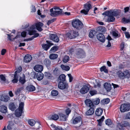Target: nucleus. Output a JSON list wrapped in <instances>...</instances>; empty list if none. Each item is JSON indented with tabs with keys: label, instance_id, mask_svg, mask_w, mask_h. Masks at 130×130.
<instances>
[{
	"label": "nucleus",
	"instance_id": "nucleus-1",
	"mask_svg": "<svg viewBox=\"0 0 130 130\" xmlns=\"http://www.w3.org/2000/svg\"><path fill=\"white\" fill-rule=\"evenodd\" d=\"M50 15L53 17H56L62 14L63 13L62 10L58 7H54L50 9Z\"/></svg>",
	"mask_w": 130,
	"mask_h": 130
},
{
	"label": "nucleus",
	"instance_id": "nucleus-2",
	"mask_svg": "<svg viewBox=\"0 0 130 130\" xmlns=\"http://www.w3.org/2000/svg\"><path fill=\"white\" fill-rule=\"evenodd\" d=\"M116 75L121 79H124L126 78H128L130 76V73L128 70L124 71L123 72L119 71L116 73Z\"/></svg>",
	"mask_w": 130,
	"mask_h": 130
},
{
	"label": "nucleus",
	"instance_id": "nucleus-3",
	"mask_svg": "<svg viewBox=\"0 0 130 130\" xmlns=\"http://www.w3.org/2000/svg\"><path fill=\"white\" fill-rule=\"evenodd\" d=\"M72 25L74 27L78 29H80L83 27V24L78 19L73 20L72 22Z\"/></svg>",
	"mask_w": 130,
	"mask_h": 130
},
{
	"label": "nucleus",
	"instance_id": "nucleus-4",
	"mask_svg": "<svg viewBox=\"0 0 130 130\" xmlns=\"http://www.w3.org/2000/svg\"><path fill=\"white\" fill-rule=\"evenodd\" d=\"M24 104L23 102H21L18 108L15 111V115L18 117L20 116L23 112Z\"/></svg>",
	"mask_w": 130,
	"mask_h": 130
},
{
	"label": "nucleus",
	"instance_id": "nucleus-5",
	"mask_svg": "<svg viewBox=\"0 0 130 130\" xmlns=\"http://www.w3.org/2000/svg\"><path fill=\"white\" fill-rule=\"evenodd\" d=\"M35 25H32L28 30L29 34L30 35H34L33 37L34 38L37 37L39 35L38 33H36V31L35 30Z\"/></svg>",
	"mask_w": 130,
	"mask_h": 130
},
{
	"label": "nucleus",
	"instance_id": "nucleus-6",
	"mask_svg": "<svg viewBox=\"0 0 130 130\" xmlns=\"http://www.w3.org/2000/svg\"><path fill=\"white\" fill-rule=\"evenodd\" d=\"M84 9L81 10L80 12L85 14H87L89 10L91 8L92 6L89 3H86L84 4Z\"/></svg>",
	"mask_w": 130,
	"mask_h": 130
},
{
	"label": "nucleus",
	"instance_id": "nucleus-7",
	"mask_svg": "<svg viewBox=\"0 0 130 130\" xmlns=\"http://www.w3.org/2000/svg\"><path fill=\"white\" fill-rule=\"evenodd\" d=\"M130 109V104H124L120 107V110L122 112L128 111Z\"/></svg>",
	"mask_w": 130,
	"mask_h": 130
},
{
	"label": "nucleus",
	"instance_id": "nucleus-8",
	"mask_svg": "<svg viewBox=\"0 0 130 130\" xmlns=\"http://www.w3.org/2000/svg\"><path fill=\"white\" fill-rule=\"evenodd\" d=\"M78 35V32L76 31L72 30L66 34L67 36L69 37L70 39L74 38L77 37Z\"/></svg>",
	"mask_w": 130,
	"mask_h": 130
},
{
	"label": "nucleus",
	"instance_id": "nucleus-9",
	"mask_svg": "<svg viewBox=\"0 0 130 130\" xmlns=\"http://www.w3.org/2000/svg\"><path fill=\"white\" fill-rule=\"evenodd\" d=\"M50 38L51 40L56 42H58L59 40L58 36L55 34H50Z\"/></svg>",
	"mask_w": 130,
	"mask_h": 130
},
{
	"label": "nucleus",
	"instance_id": "nucleus-10",
	"mask_svg": "<svg viewBox=\"0 0 130 130\" xmlns=\"http://www.w3.org/2000/svg\"><path fill=\"white\" fill-rule=\"evenodd\" d=\"M68 87V85L67 83L62 82H59L58 85V88L61 89L67 88Z\"/></svg>",
	"mask_w": 130,
	"mask_h": 130
},
{
	"label": "nucleus",
	"instance_id": "nucleus-11",
	"mask_svg": "<svg viewBox=\"0 0 130 130\" xmlns=\"http://www.w3.org/2000/svg\"><path fill=\"white\" fill-rule=\"evenodd\" d=\"M89 90V88L86 85H84L80 90V92L83 94H85L87 93Z\"/></svg>",
	"mask_w": 130,
	"mask_h": 130
},
{
	"label": "nucleus",
	"instance_id": "nucleus-12",
	"mask_svg": "<svg viewBox=\"0 0 130 130\" xmlns=\"http://www.w3.org/2000/svg\"><path fill=\"white\" fill-rule=\"evenodd\" d=\"M46 42L48 45L45 44L42 45V47L46 50H47L51 45L53 44L51 43V41L50 40L46 41Z\"/></svg>",
	"mask_w": 130,
	"mask_h": 130
},
{
	"label": "nucleus",
	"instance_id": "nucleus-13",
	"mask_svg": "<svg viewBox=\"0 0 130 130\" xmlns=\"http://www.w3.org/2000/svg\"><path fill=\"white\" fill-rule=\"evenodd\" d=\"M97 38L100 41L104 42L105 41V38L104 36L102 34L100 33L97 35Z\"/></svg>",
	"mask_w": 130,
	"mask_h": 130
},
{
	"label": "nucleus",
	"instance_id": "nucleus-14",
	"mask_svg": "<svg viewBox=\"0 0 130 130\" xmlns=\"http://www.w3.org/2000/svg\"><path fill=\"white\" fill-rule=\"evenodd\" d=\"M120 13V11L119 10H113L110 12L109 14L112 16L116 17L119 15Z\"/></svg>",
	"mask_w": 130,
	"mask_h": 130
},
{
	"label": "nucleus",
	"instance_id": "nucleus-15",
	"mask_svg": "<svg viewBox=\"0 0 130 130\" xmlns=\"http://www.w3.org/2000/svg\"><path fill=\"white\" fill-rule=\"evenodd\" d=\"M34 69L36 72H40L43 70V67L41 65H37L35 66Z\"/></svg>",
	"mask_w": 130,
	"mask_h": 130
},
{
	"label": "nucleus",
	"instance_id": "nucleus-16",
	"mask_svg": "<svg viewBox=\"0 0 130 130\" xmlns=\"http://www.w3.org/2000/svg\"><path fill=\"white\" fill-rule=\"evenodd\" d=\"M32 58V57L31 55L27 54L24 57V61L25 62H29L31 60Z\"/></svg>",
	"mask_w": 130,
	"mask_h": 130
},
{
	"label": "nucleus",
	"instance_id": "nucleus-17",
	"mask_svg": "<svg viewBox=\"0 0 130 130\" xmlns=\"http://www.w3.org/2000/svg\"><path fill=\"white\" fill-rule=\"evenodd\" d=\"M43 25V23L41 22H38L36 24V26L37 29L40 31H42L43 30L41 27Z\"/></svg>",
	"mask_w": 130,
	"mask_h": 130
},
{
	"label": "nucleus",
	"instance_id": "nucleus-18",
	"mask_svg": "<svg viewBox=\"0 0 130 130\" xmlns=\"http://www.w3.org/2000/svg\"><path fill=\"white\" fill-rule=\"evenodd\" d=\"M85 103L86 105L90 107H94V105L93 104L92 102L89 99H87L85 101Z\"/></svg>",
	"mask_w": 130,
	"mask_h": 130
},
{
	"label": "nucleus",
	"instance_id": "nucleus-19",
	"mask_svg": "<svg viewBox=\"0 0 130 130\" xmlns=\"http://www.w3.org/2000/svg\"><path fill=\"white\" fill-rule=\"evenodd\" d=\"M76 54L79 57L83 58L85 56V53L83 50L80 49L77 52Z\"/></svg>",
	"mask_w": 130,
	"mask_h": 130
},
{
	"label": "nucleus",
	"instance_id": "nucleus-20",
	"mask_svg": "<svg viewBox=\"0 0 130 130\" xmlns=\"http://www.w3.org/2000/svg\"><path fill=\"white\" fill-rule=\"evenodd\" d=\"M82 118L80 117H78L72 120V123L74 124H78L80 123L81 121Z\"/></svg>",
	"mask_w": 130,
	"mask_h": 130
},
{
	"label": "nucleus",
	"instance_id": "nucleus-21",
	"mask_svg": "<svg viewBox=\"0 0 130 130\" xmlns=\"http://www.w3.org/2000/svg\"><path fill=\"white\" fill-rule=\"evenodd\" d=\"M59 116L55 114L53 115H50L48 117V120H57L59 118Z\"/></svg>",
	"mask_w": 130,
	"mask_h": 130
},
{
	"label": "nucleus",
	"instance_id": "nucleus-22",
	"mask_svg": "<svg viewBox=\"0 0 130 130\" xmlns=\"http://www.w3.org/2000/svg\"><path fill=\"white\" fill-rule=\"evenodd\" d=\"M95 107H90V108L86 112V114L87 115H92L94 112V108Z\"/></svg>",
	"mask_w": 130,
	"mask_h": 130
},
{
	"label": "nucleus",
	"instance_id": "nucleus-23",
	"mask_svg": "<svg viewBox=\"0 0 130 130\" xmlns=\"http://www.w3.org/2000/svg\"><path fill=\"white\" fill-rule=\"evenodd\" d=\"M9 100V98L8 96L1 95L0 100L4 102H7Z\"/></svg>",
	"mask_w": 130,
	"mask_h": 130
},
{
	"label": "nucleus",
	"instance_id": "nucleus-24",
	"mask_svg": "<svg viewBox=\"0 0 130 130\" xmlns=\"http://www.w3.org/2000/svg\"><path fill=\"white\" fill-rule=\"evenodd\" d=\"M103 112V110L101 108H98L95 111L96 115L98 116H101Z\"/></svg>",
	"mask_w": 130,
	"mask_h": 130
},
{
	"label": "nucleus",
	"instance_id": "nucleus-25",
	"mask_svg": "<svg viewBox=\"0 0 130 130\" xmlns=\"http://www.w3.org/2000/svg\"><path fill=\"white\" fill-rule=\"evenodd\" d=\"M104 86L105 88L107 91H110L111 89V85L109 83H105Z\"/></svg>",
	"mask_w": 130,
	"mask_h": 130
},
{
	"label": "nucleus",
	"instance_id": "nucleus-26",
	"mask_svg": "<svg viewBox=\"0 0 130 130\" xmlns=\"http://www.w3.org/2000/svg\"><path fill=\"white\" fill-rule=\"evenodd\" d=\"M26 89L28 91H33L35 90L36 88L33 85H29L26 87Z\"/></svg>",
	"mask_w": 130,
	"mask_h": 130
},
{
	"label": "nucleus",
	"instance_id": "nucleus-27",
	"mask_svg": "<svg viewBox=\"0 0 130 130\" xmlns=\"http://www.w3.org/2000/svg\"><path fill=\"white\" fill-rule=\"evenodd\" d=\"M44 77L43 74L41 72L38 73L36 75V78L38 80H42Z\"/></svg>",
	"mask_w": 130,
	"mask_h": 130
},
{
	"label": "nucleus",
	"instance_id": "nucleus-28",
	"mask_svg": "<svg viewBox=\"0 0 130 130\" xmlns=\"http://www.w3.org/2000/svg\"><path fill=\"white\" fill-rule=\"evenodd\" d=\"M60 118V120L63 121H66L67 118V116L62 113H59Z\"/></svg>",
	"mask_w": 130,
	"mask_h": 130
},
{
	"label": "nucleus",
	"instance_id": "nucleus-29",
	"mask_svg": "<svg viewBox=\"0 0 130 130\" xmlns=\"http://www.w3.org/2000/svg\"><path fill=\"white\" fill-rule=\"evenodd\" d=\"M7 111V109L6 107L3 105L0 106V112L3 113H5Z\"/></svg>",
	"mask_w": 130,
	"mask_h": 130
},
{
	"label": "nucleus",
	"instance_id": "nucleus-30",
	"mask_svg": "<svg viewBox=\"0 0 130 130\" xmlns=\"http://www.w3.org/2000/svg\"><path fill=\"white\" fill-rule=\"evenodd\" d=\"M43 62L44 65L47 67L49 66L51 64V61L48 59H45Z\"/></svg>",
	"mask_w": 130,
	"mask_h": 130
},
{
	"label": "nucleus",
	"instance_id": "nucleus-31",
	"mask_svg": "<svg viewBox=\"0 0 130 130\" xmlns=\"http://www.w3.org/2000/svg\"><path fill=\"white\" fill-rule=\"evenodd\" d=\"M8 35V38L11 41H13L15 39H17L18 38H19L20 37V34L19 33H18L17 34V36L14 38L12 39H11V37L12 35H10L9 34H7Z\"/></svg>",
	"mask_w": 130,
	"mask_h": 130
},
{
	"label": "nucleus",
	"instance_id": "nucleus-32",
	"mask_svg": "<svg viewBox=\"0 0 130 130\" xmlns=\"http://www.w3.org/2000/svg\"><path fill=\"white\" fill-rule=\"evenodd\" d=\"M108 18L107 19V21L108 22H113L115 20V18L113 16L110 15V14L108 16Z\"/></svg>",
	"mask_w": 130,
	"mask_h": 130
},
{
	"label": "nucleus",
	"instance_id": "nucleus-33",
	"mask_svg": "<svg viewBox=\"0 0 130 130\" xmlns=\"http://www.w3.org/2000/svg\"><path fill=\"white\" fill-rule=\"evenodd\" d=\"M12 77H13L14 78L11 81L13 83H17L18 81V77L17 75L16 74L12 75Z\"/></svg>",
	"mask_w": 130,
	"mask_h": 130
},
{
	"label": "nucleus",
	"instance_id": "nucleus-34",
	"mask_svg": "<svg viewBox=\"0 0 130 130\" xmlns=\"http://www.w3.org/2000/svg\"><path fill=\"white\" fill-rule=\"evenodd\" d=\"M96 33V31L95 30H91L90 32L89 37L91 38H93Z\"/></svg>",
	"mask_w": 130,
	"mask_h": 130
},
{
	"label": "nucleus",
	"instance_id": "nucleus-35",
	"mask_svg": "<svg viewBox=\"0 0 130 130\" xmlns=\"http://www.w3.org/2000/svg\"><path fill=\"white\" fill-rule=\"evenodd\" d=\"M6 78L5 75L3 74L0 75V82L3 83L6 81Z\"/></svg>",
	"mask_w": 130,
	"mask_h": 130
},
{
	"label": "nucleus",
	"instance_id": "nucleus-36",
	"mask_svg": "<svg viewBox=\"0 0 130 130\" xmlns=\"http://www.w3.org/2000/svg\"><path fill=\"white\" fill-rule=\"evenodd\" d=\"M51 129L54 130H62V128L59 127H56L54 124H52L51 125Z\"/></svg>",
	"mask_w": 130,
	"mask_h": 130
},
{
	"label": "nucleus",
	"instance_id": "nucleus-37",
	"mask_svg": "<svg viewBox=\"0 0 130 130\" xmlns=\"http://www.w3.org/2000/svg\"><path fill=\"white\" fill-rule=\"evenodd\" d=\"M53 74L54 75L56 76H57L60 74V71L57 68H55L53 71Z\"/></svg>",
	"mask_w": 130,
	"mask_h": 130
},
{
	"label": "nucleus",
	"instance_id": "nucleus-38",
	"mask_svg": "<svg viewBox=\"0 0 130 130\" xmlns=\"http://www.w3.org/2000/svg\"><path fill=\"white\" fill-rule=\"evenodd\" d=\"M19 81L22 84H23L25 82V80L24 74H23L22 76L20 77Z\"/></svg>",
	"mask_w": 130,
	"mask_h": 130
},
{
	"label": "nucleus",
	"instance_id": "nucleus-39",
	"mask_svg": "<svg viewBox=\"0 0 130 130\" xmlns=\"http://www.w3.org/2000/svg\"><path fill=\"white\" fill-rule=\"evenodd\" d=\"M29 124L31 126H33L36 123L35 121L33 119L29 120L28 121Z\"/></svg>",
	"mask_w": 130,
	"mask_h": 130
},
{
	"label": "nucleus",
	"instance_id": "nucleus-40",
	"mask_svg": "<svg viewBox=\"0 0 130 130\" xmlns=\"http://www.w3.org/2000/svg\"><path fill=\"white\" fill-rule=\"evenodd\" d=\"M58 55L56 54H52L49 56L50 58L52 59H56L58 57Z\"/></svg>",
	"mask_w": 130,
	"mask_h": 130
},
{
	"label": "nucleus",
	"instance_id": "nucleus-41",
	"mask_svg": "<svg viewBox=\"0 0 130 130\" xmlns=\"http://www.w3.org/2000/svg\"><path fill=\"white\" fill-rule=\"evenodd\" d=\"M61 67L63 70L66 71H68L70 69V67L67 66H65L64 65L62 64L61 66Z\"/></svg>",
	"mask_w": 130,
	"mask_h": 130
},
{
	"label": "nucleus",
	"instance_id": "nucleus-42",
	"mask_svg": "<svg viewBox=\"0 0 130 130\" xmlns=\"http://www.w3.org/2000/svg\"><path fill=\"white\" fill-rule=\"evenodd\" d=\"M121 124L123 127H126L127 126H130V124L129 123L126 121H122L121 122Z\"/></svg>",
	"mask_w": 130,
	"mask_h": 130
},
{
	"label": "nucleus",
	"instance_id": "nucleus-43",
	"mask_svg": "<svg viewBox=\"0 0 130 130\" xmlns=\"http://www.w3.org/2000/svg\"><path fill=\"white\" fill-rule=\"evenodd\" d=\"M104 118V116H103L100 119L98 120H97V121L98 122V125H99L100 126H101L102 123Z\"/></svg>",
	"mask_w": 130,
	"mask_h": 130
},
{
	"label": "nucleus",
	"instance_id": "nucleus-44",
	"mask_svg": "<svg viewBox=\"0 0 130 130\" xmlns=\"http://www.w3.org/2000/svg\"><path fill=\"white\" fill-rule=\"evenodd\" d=\"M66 76L64 74H61L60 75L58 79L61 81H64L65 80Z\"/></svg>",
	"mask_w": 130,
	"mask_h": 130
},
{
	"label": "nucleus",
	"instance_id": "nucleus-45",
	"mask_svg": "<svg viewBox=\"0 0 130 130\" xmlns=\"http://www.w3.org/2000/svg\"><path fill=\"white\" fill-rule=\"evenodd\" d=\"M13 125V123L11 121H9V124L7 126V129H12Z\"/></svg>",
	"mask_w": 130,
	"mask_h": 130
},
{
	"label": "nucleus",
	"instance_id": "nucleus-46",
	"mask_svg": "<svg viewBox=\"0 0 130 130\" xmlns=\"http://www.w3.org/2000/svg\"><path fill=\"white\" fill-rule=\"evenodd\" d=\"M109 101V99L108 98H107L102 100L101 101V103H102L103 104H105L108 103Z\"/></svg>",
	"mask_w": 130,
	"mask_h": 130
},
{
	"label": "nucleus",
	"instance_id": "nucleus-47",
	"mask_svg": "<svg viewBox=\"0 0 130 130\" xmlns=\"http://www.w3.org/2000/svg\"><path fill=\"white\" fill-rule=\"evenodd\" d=\"M9 108L12 110L13 111L15 109V107L13 103H11L10 104Z\"/></svg>",
	"mask_w": 130,
	"mask_h": 130
},
{
	"label": "nucleus",
	"instance_id": "nucleus-48",
	"mask_svg": "<svg viewBox=\"0 0 130 130\" xmlns=\"http://www.w3.org/2000/svg\"><path fill=\"white\" fill-rule=\"evenodd\" d=\"M58 92L55 90H53L51 92V94L54 96H57L58 94Z\"/></svg>",
	"mask_w": 130,
	"mask_h": 130
},
{
	"label": "nucleus",
	"instance_id": "nucleus-49",
	"mask_svg": "<svg viewBox=\"0 0 130 130\" xmlns=\"http://www.w3.org/2000/svg\"><path fill=\"white\" fill-rule=\"evenodd\" d=\"M100 71L101 72L104 71L106 73H107L108 72L107 70L106 69V67L104 66L100 68Z\"/></svg>",
	"mask_w": 130,
	"mask_h": 130
},
{
	"label": "nucleus",
	"instance_id": "nucleus-50",
	"mask_svg": "<svg viewBox=\"0 0 130 130\" xmlns=\"http://www.w3.org/2000/svg\"><path fill=\"white\" fill-rule=\"evenodd\" d=\"M100 102V100L99 99H96L95 100L93 101L92 102L93 104L97 105Z\"/></svg>",
	"mask_w": 130,
	"mask_h": 130
},
{
	"label": "nucleus",
	"instance_id": "nucleus-51",
	"mask_svg": "<svg viewBox=\"0 0 130 130\" xmlns=\"http://www.w3.org/2000/svg\"><path fill=\"white\" fill-rule=\"evenodd\" d=\"M22 87H20L18 88L15 91V94L17 95H18L20 93L22 89Z\"/></svg>",
	"mask_w": 130,
	"mask_h": 130
},
{
	"label": "nucleus",
	"instance_id": "nucleus-52",
	"mask_svg": "<svg viewBox=\"0 0 130 130\" xmlns=\"http://www.w3.org/2000/svg\"><path fill=\"white\" fill-rule=\"evenodd\" d=\"M69 59V57L68 56H65L63 57V61L64 62H67Z\"/></svg>",
	"mask_w": 130,
	"mask_h": 130
},
{
	"label": "nucleus",
	"instance_id": "nucleus-53",
	"mask_svg": "<svg viewBox=\"0 0 130 130\" xmlns=\"http://www.w3.org/2000/svg\"><path fill=\"white\" fill-rule=\"evenodd\" d=\"M35 128L37 129H39L40 127V123L38 122H36L35 123Z\"/></svg>",
	"mask_w": 130,
	"mask_h": 130
},
{
	"label": "nucleus",
	"instance_id": "nucleus-54",
	"mask_svg": "<svg viewBox=\"0 0 130 130\" xmlns=\"http://www.w3.org/2000/svg\"><path fill=\"white\" fill-rule=\"evenodd\" d=\"M99 30L100 32H103L105 31L106 29L105 27L102 26L99 28Z\"/></svg>",
	"mask_w": 130,
	"mask_h": 130
},
{
	"label": "nucleus",
	"instance_id": "nucleus-55",
	"mask_svg": "<svg viewBox=\"0 0 130 130\" xmlns=\"http://www.w3.org/2000/svg\"><path fill=\"white\" fill-rule=\"evenodd\" d=\"M121 124V123H120L118 122L117 123V126L119 129H122L123 126Z\"/></svg>",
	"mask_w": 130,
	"mask_h": 130
},
{
	"label": "nucleus",
	"instance_id": "nucleus-56",
	"mask_svg": "<svg viewBox=\"0 0 130 130\" xmlns=\"http://www.w3.org/2000/svg\"><path fill=\"white\" fill-rule=\"evenodd\" d=\"M97 92L95 90H91L89 91V93L92 96L93 95L97 93Z\"/></svg>",
	"mask_w": 130,
	"mask_h": 130
},
{
	"label": "nucleus",
	"instance_id": "nucleus-57",
	"mask_svg": "<svg viewBox=\"0 0 130 130\" xmlns=\"http://www.w3.org/2000/svg\"><path fill=\"white\" fill-rule=\"evenodd\" d=\"M22 68L21 67H20L18 68L17 70V71H15L14 74H16L17 75V73H19L20 72L22 71Z\"/></svg>",
	"mask_w": 130,
	"mask_h": 130
},
{
	"label": "nucleus",
	"instance_id": "nucleus-58",
	"mask_svg": "<svg viewBox=\"0 0 130 130\" xmlns=\"http://www.w3.org/2000/svg\"><path fill=\"white\" fill-rule=\"evenodd\" d=\"M105 123L106 124L108 125H110L111 124L110 120L108 119L106 120L105 121Z\"/></svg>",
	"mask_w": 130,
	"mask_h": 130
},
{
	"label": "nucleus",
	"instance_id": "nucleus-59",
	"mask_svg": "<svg viewBox=\"0 0 130 130\" xmlns=\"http://www.w3.org/2000/svg\"><path fill=\"white\" fill-rule=\"evenodd\" d=\"M122 20L124 22L126 23H127L130 22L129 19H126L125 18H123L122 19Z\"/></svg>",
	"mask_w": 130,
	"mask_h": 130
},
{
	"label": "nucleus",
	"instance_id": "nucleus-60",
	"mask_svg": "<svg viewBox=\"0 0 130 130\" xmlns=\"http://www.w3.org/2000/svg\"><path fill=\"white\" fill-rule=\"evenodd\" d=\"M118 32L117 31H113L112 32V34L113 35L116 37H118Z\"/></svg>",
	"mask_w": 130,
	"mask_h": 130
},
{
	"label": "nucleus",
	"instance_id": "nucleus-61",
	"mask_svg": "<svg viewBox=\"0 0 130 130\" xmlns=\"http://www.w3.org/2000/svg\"><path fill=\"white\" fill-rule=\"evenodd\" d=\"M57 47L56 46L52 47L50 51L51 52H54L57 50Z\"/></svg>",
	"mask_w": 130,
	"mask_h": 130
},
{
	"label": "nucleus",
	"instance_id": "nucleus-62",
	"mask_svg": "<svg viewBox=\"0 0 130 130\" xmlns=\"http://www.w3.org/2000/svg\"><path fill=\"white\" fill-rule=\"evenodd\" d=\"M36 11V9L34 6L32 5L31 6V11L32 12H35Z\"/></svg>",
	"mask_w": 130,
	"mask_h": 130
},
{
	"label": "nucleus",
	"instance_id": "nucleus-63",
	"mask_svg": "<svg viewBox=\"0 0 130 130\" xmlns=\"http://www.w3.org/2000/svg\"><path fill=\"white\" fill-rule=\"evenodd\" d=\"M55 20V19H54L48 21L47 23V25H49L50 24L54 22Z\"/></svg>",
	"mask_w": 130,
	"mask_h": 130
},
{
	"label": "nucleus",
	"instance_id": "nucleus-64",
	"mask_svg": "<svg viewBox=\"0 0 130 130\" xmlns=\"http://www.w3.org/2000/svg\"><path fill=\"white\" fill-rule=\"evenodd\" d=\"M68 75L69 77V82H71L73 79V77L70 74H68Z\"/></svg>",
	"mask_w": 130,
	"mask_h": 130
}]
</instances>
